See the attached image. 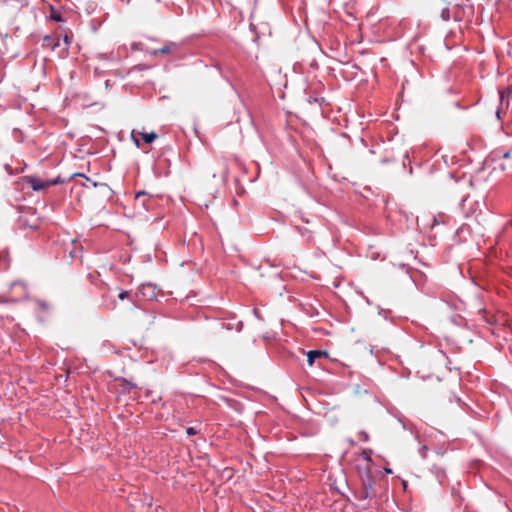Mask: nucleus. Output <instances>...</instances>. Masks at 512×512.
<instances>
[{"instance_id": "f257e3e1", "label": "nucleus", "mask_w": 512, "mask_h": 512, "mask_svg": "<svg viewBox=\"0 0 512 512\" xmlns=\"http://www.w3.org/2000/svg\"><path fill=\"white\" fill-rule=\"evenodd\" d=\"M96 286H97L98 290L100 291V296L102 299V306L106 310L116 309L117 302L115 299L111 298V296H110V292L112 291L111 287L104 281H100Z\"/></svg>"}, {"instance_id": "f03ea898", "label": "nucleus", "mask_w": 512, "mask_h": 512, "mask_svg": "<svg viewBox=\"0 0 512 512\" xmlns=\"http://www.w3.org/2000/svg\"><path fill=\"white\" fill-rule=\"evenodd\" d=\"M25 182L34 190V191H42L52 185H57L59 183H62V180L57 177L52 180H42L36 176H26Z\"/></svg>"}, {"instance_id": "7ed1b4c3", "label": "nucleus", "mask_w": 512, "mask_h": 512, "mask_svg": "<svg viewBox=\"0 0 512 512\" xmlns=\"http://www.w3.org/2000/svg\"><path fill=\"white\" fill-rule=\"evenodd\" d=\"M158 138L155 132H142L138 130H132L131 139L137 147L141 146L140 140H143L146 144H151Z\"/></svg>"}, {"instance_id": "20e7f679", "label": "nucleus", "mask_w": 512, "mask_h": 512, "mask_svg": "<svg viewBox=\"0 0 512 512\" xmlns=\"http://www.w3.org/2000/svg\"><path fill=\"white\" fill-rule=\"evenodd\" d=\"M473 14V8L470 5L456 4L453 9L452 17L455 21L468 20Z\"/></svg>"}, {"instance_id": "39448f33", "label": "nucleus", "mask_w": 512, "mask_h": 512, "mask_svg": "<svg viewBox=\"0 0 512 512\" xmlns=\"http://www.w3.org/2000/svg\"><path fill=\"white\" fill-rule=\"evenodd\" d=\"M499 98H500V106L497 110V115L499 116L500 110L504 108H509L510 104L512 103V85L508 86L504 90L499 91Z\"/></svg>"}, {"instance_id": "423d86ee", "label": "nucleus", "mask_w": 512, "mask_h": 512, "mask_svg": "<svg viewBox=\"0 0 512 512\" xmlns=\"http://www.w3.org/2000/svg\"><path fill=\"white\" fill-rule=\"evenodd\" d=\"M179 48V45L175 42H169V43H166L165 45H163L161 48L159 49H156L153 51V55H158V54H172L174 52H176Z\"/></svg>"}, {"instance_id": "0eeeda50", "label": "nucleus", "mask_w": 512, "mask_h": 512, "mask_svg": "<svg viewBox=\"0 0 512 512\" xmlns=\"http://www.w3.org/2000/svg\"><path fill=\"white\" fill-rule=\"evenodd\" d=\"M327 358L328 357V353L326 351H321V350H311L307 353V361H308V364L309 366H312L315 362L316 359H319V358Z\"/></svg>"}, {"instance_id": "6e6552de", "label": "nucleus", "mask_w": 512, "mask_h": 512, "mask_svg": "<svg viewBox=\"0 0 512 512\" xmlns=\"http://www.w3.org/2000/svg\"><path fill=\"white\" fill-rule=\"evenodd\" d=\"M43 45L55 50L60 46V38L58 36H45L43 39Z\"/></svg>"}, {"instance_id": "1a4fd4ad", "label": "nucleus", "mask_w": 512, "mask_h": 512, "mask_svg": "<svg viewBox=\"0 0 512 512\" xmlns=\"http://www.w3.org/2000/svg\"><path fill=\"white\" fill-rule=\"evenodd\" d=\"M221 326H222V328H225L228 330L236 329L237 331H240L242 329V323L240 321H238L235 324H232V323L226 324V323L222 322Z\"/></svg>"}, {"instance_id": "9d476101", "label": "nucleus", "mask_w": 512, "mask_h": 512, "mask_svg": "<svg viewBox=\"0 0 512 512\" xmlns=\"http://www.w3.org/2000/svg\"><path fill=\"white\" fill-rule=\"evenodd\" d=\"M440 16L444 21H449L453 18L449 7H443L441 9Z\"/></svg>"}, {"instance_id": "9b49d317", "label": "nucleus", "mask_w": 512, "mask_h": 512, "mask_svg": "<svg viewBox=\"0 0 512 512\" xmlns=\"http://www.w3.org/2000/svg\"><path fill=\"white\" fill-rule=\"evenodd\" d=\"M118 299L121 301L126 300V299L132 301L129 292L126 290H122V289L119 290Z\"/></svg>"}, {"instance_id": "f8f14e48", "label": "nucleus", "mask_w": 512, "mask_h": 512, "mask_svg": "<svg viewBox=\"0 0 512 512\" xmlns=\"http://www.w3.org/2000/svg\"><path fill=\"white\" fill-rule=\"evenodd\" d=\"M146 291H150V294H149V297L152 298L154 297V288L151 286V285H143L141 287V292L143 295H146Z\"/></svg>"}, {"instance_id": "ddd939ff", "label": "nucleus", "mask_w": 512, "mask_h": 512, "mask_svg": "<svg viewBox=\"0 0 512 512\" xmlns=\"http://www.w3.org/2000/svg\"><path fill=\"white\" fill-rule=\"evenodd\" d=\"M36 305L43 311H48L49 310V304L44 301V300H36L35 301Z\"/></svg>"}, {"instance_id": "4468645a", "label": "nucleus", "mask_w": 512, "mask_h": 512, "mask_svg": "<svg viewBox=\"0 0 512 512\" xmlns=\"http://www.w3.org/2000/svg\"><path fill=\"white\" fill-rule=\"evenodd\" d=\"M122 387L126 391H130L131 389L135 388V384L132 382L127 381L126 379H122Z\"/></svg>"}, {"instance_id": "2eb2a0df", "label": "nucleus", "mask_w": 512, "mask_h": 512, "mask_svg": "<svg viewBox=\"0 0 512 512\" xmlns=\"http://www.w3.org/2000/svg\"><path fill=\"white\" fill-rule=\"evenodd\" d=\"M358 436H359V440L362 442H368L370 439L369 434L365 430H361L358 433Z\"/></svg>"}, {"instance_id": "dca6fc26", "label": "nucleus", "mask_w": 512, "mask_h": 512, "mask_svg": "<svg viewBox=\"0 0 512 512\" xmlns=\"http://www.w3.org/2000/svg\"><path fill=\"white\" fill-rule=\"evenodd\" d=\"M371 454H372V451L370 449H365L362 451L361 456L363 459H365L367 461H371Z\"/></svg>"}, {"instance_id": "f3484780", "label": "nucleus", "mask_w": 512, "mask_h": 512, "mask_svg": "<svg viewBox=\"0 0 512 512\" xmlns=\"http://www.w3.org/2000/svg\"><path fill=\"white\" fill-rule=\"evenodd\" d=\"M63 41L65 43V46H64V50L67 51L70 44H71V41H72V37L68 36L67 34L64 35L63 37Z\"/></svg>"}, {"instance_id": "a211bd4d", "label": "nucleus", "mask_w": 512, "mask_h": 512, "mask_svg": "<svg viewBox=\"0 0 512 512\" xmlns=\"http://www.w3.org/2000/svg\"><path fill=\"white\" fill-rule=\"evenodd\" d=\"M186 433L189 436H194V435H197L199 433V429H197L196 427H188L186 429Z\"/></svg>"}, {"instance_id": "6ab92c4d", "label": "nucleus", "mask_w": 512, "mask_h": 512, "mask_svg": "<svg viewBox=\"0 0 512 512\" xmlns=\"http://www.w3.org/2000/svg\"><path fill=\"white\" fill-rule=\"evenodd\" d=\"M51 18H52L54 21H57V22H61V21L63 20V19H62V17H61V15H60V14H57V13H53V14L51 15Z\"/></svg>"}, {"instance_id": "aec40b11", "label": "nucleus", "mask_w": 512, "mask_h": 512, "mask_svg": "<svg viewBox=\"0 0 512 512\" xmlns=\"http://www.w3.org/2000/svg\"><path fill=\"white\" fill-rule=\"evenodd\" d=\"M503 158L509 159L512 158V149L504 153Z\"/></svg>"}, {"instance_id": "412c9836", "label": "nucleus", "mask_w": 512, "mask_h": 512, "mask_svg": "<svg viewBox=\"0 0 512 512\" xmlns=\"http://www.w3.org/2000/svg\"><path fill=\"white\" fill-rule=\"evenodd\" d=\"M144 194H145L144 192H138V193L136 194V198H139L141 195H144Z\"/></svg>"}, {"instance_id": "4be33fe9", "label": "nucleus", "mask_w": 512, "mask_h": 512, "mask_svg": "<svg viewBox=\"0 0 512 512\" xmlns=\"http://www.w3.org/2000/svg\"><path fill=\"white\" fill-rule=\"evenodd\" d=\"M508 226L512 227V219L509 221Z\"/></svg>"}]
</instances>
